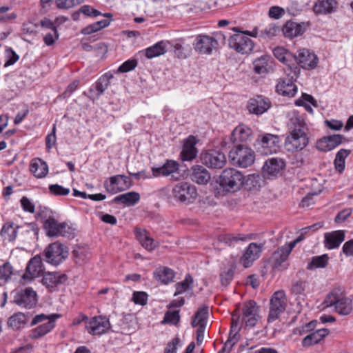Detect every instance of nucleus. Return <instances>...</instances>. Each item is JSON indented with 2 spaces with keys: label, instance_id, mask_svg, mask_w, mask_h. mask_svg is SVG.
<instances>
[{
  "label": "nucleus",
  "instance_id": "obj_23",
  "mask_svg": "<svg viewBox=\"0 0 353 353\" xmlns=\"http://www.w3.org/2000/svg\"><path fill=\"white\" fill-rule=\"evenodd\" d=\"M291 252L292 247H289L287 244L274 251L270 259L272 268H279L283 266L284 268H286L287 266L284 263Z\"/></svg>",
  "mask_w": 353,
  "mask_h": 353
},
{
  "label": "nucleus",
  "instance_id": "obj_47",
  "mask_svg": "<svg viewBox=\"0 0 353 353\" xmlns=\"http://www.w3.org/2000/svg\"><path fill=\"white\" fill-rule=\"evenodd\" d=\"M268 57L261 56L255 59L253 62L254 71L261 75L266 74L268 72Z\"/></svg>",
  "mask_w": 353,
  "mask_h": 353
},
{
  "label": "nucleus",
  "instance_id": "obj_9",
  "mask_svg": "<svg viewBox=\"0 0 353 353\" xmlns=\"http://www.w3.org/2000/svg\"><path fill=\"white\" fill-rule=\"evenodd\" d=\"M280 142L281 139L277 135L265 134L258 138L256 145L258 152L261 154L270 155L279 150Z\"/></svg>",
  "mask_w": 353,
  "mask_h": 353
},
{
  "label": "nucleus",
  "instance_id": "obj_46",
  "mask_svg": "<svg viewBox=\"0 0 353 353\" xmlns=\"http://www.w3.org/2000/svg\"><path fill=\"white\" fill-rule=\"evenodd\" d=\"M113 78V74L108 72L101 76L99 79L97 81L95 85V88L97 90V97H99L101 95L104 91L108 88L110 85V81Z\"/></svg>",
  "mask_w": 353,
  "mask_h": 353
},
{
  "label": "nucleus",
  "instance_id": "obj_8",
  "mask_svg": "<svg viewBox=\"0 0 353 353\" xmlns=\"http://www.w3.org/2000/svg\"><path fill=\"white\" fill-rule=\"evenodd\" d=\"M256 30L252 31L251 34L248 32L236 33L230 37L228 45L238 53L248 54L254 48V43L249 36L256 37Z\"/></svg>",
  "mask_w": 353,
  "mask_h": 353
},
{
  "label": "nucleus",
  "instance_id": "obj_4",
  "mask_svg": "<svg viewBox=\"0 0 353 353\" xmlns=\"http://www.w3.org/2000/svg\"><path fill=\"white\" fill-rule=\"evenodd\" d=\"M219 184L225 190L234 192L244 184V176L234 168H227L220 175Z\"/></svg>",
  "mask_w": 353,
  "mask_h": 353
},
{
  "label": "nucleus",
  "instance_id": "obj_35",
  "mask_svg": "<svg viewBox=\"0 0 353 353\" xmlns=\"http://www.w3.org/2000/svg\"><path fill=\"white\" fill-rule=\"evenodd\" d=\"M337 4L336 0H318L314 6V11L316 14H330L336 10Z\"/></svg>",
  "mask_w": 353,
  "mask_h": 353
},
{
  "label": "nucleus",
  "instance_id": "obj_2",
  "mask_svg": "<svg viewBox=\"0 0 353 353\" xmlns=\"http://www.w3.org/2000/svg\"><path fill=\"white\" fill-rule=\"evenodd\" d=\"M288 125L290 134L285 141L288 150L294 152L304 149L309 142L305 121L299 117H294L291 118Z\"/></svg>",
  "mask_w": 353,
  "mask_h": 353
},
{
  "label": "nucleus",
  "instance_id": "obj_29",
  "mask_svg": "<svg viewBox=\"0 0 353 353\" xmlns=\"http://www.w3.org/2000/svg\"><path fill=\"white\" fill-rule=\"evenodd\" d=\"M210 172L202 165H195L191 168L190 179L200 185H205L210 180Z\"/></svg>",
  "mask_w": 353,
  "mask_h": 353
},
{
  "label": "nucleus",
  "instance_id": "obj_24",
  "mask_svg": "<svg viewBox=\"0 0 353 353\" xmlns=\"http://www.w3.org/2000/svg\"><path fill=\"white\" fill-rule=\"evenodd\" d=\"M43 271V263L39 255H36L32 258L26 267V272L23 275V280L31 281L33 278L38 277Z\"/></svg>",
  "mask_w": 353,
  "mask_h": 353
},
{
  "label": "nucleus",
  "instance_id": "obj_28",
  "mask_svg": "<svg viewBox=\"0 0 353 353\" xmlns=\"http://www.w3.org/2000/svg\"><path fill=\"white\" fill-rule=\"evenodd\" d=\"M67 279L68 276L65 274L48 272L43 274L42 283L48 288H54L65 283Z\"/></svg>",
  "mask_w": 353,
  "mask_h": 353
},
{
  "label": "nucleus",
  "instance_id": "obj_12",
  "mask_svg": "<svg viewBox=\"0 0 353 353\" xmlns=\"http://www.w3.org/2000/svg\"><path fill=\"white\" fill-rule=\"evenodd\" d=\"M273 54L279 61L286 65L284 68V71L288 76H291L292 78L299 77L301 70L296 63H290V59L293 58L290 52L283 48L277 47L274 49Z\"/></svg>",
  "mask_w": 353,
  "mask_h": 353
},
{
  "label": "nucleus",
  "instance_id": "obj_60",
  "mask_svg": "<svg viewBox=\"0 0 353 353\" xmlns=\"http://www.w3.org/2000/svg\"><path fill=\"white\" fill-rule=\"evenodd\" d=\"M56 125H53L51 133L48 134L46 138V145L48 150H50L56 143Z\"/></svg>",
  "mask_w": 353,
  "mask_h": 353
},
{
  "label": "nucleus",
  "instance_id": "obj_33",
  "mask_svg": "<svg viewBox=\"0 0 353 353\" xmlns=\"http://www.w3.org/2000/svg\"><path fill=\"white\" fill-rule=\"evenodd\" d=\"M168 41H160L153 46L147 48L145 50V55L148 59H153L157 57L164 54L167 52V48L169 45Z\"/></svg>",
  "mask_w": 353,
  "mask_h": 353
},
{
  "label": "nucleus",
  "instance_id": "obj_44",
  "mask_svg": "<svg viewBox=\"0 0 353 353\" xmlns=\"http://www.w3.org/2000/svg\"><path fill=\"white\" fill-rule=\"evenodd\" d=\"M329 256L325 254L321 256H314L307 265V269L312 270L317 268H324L328 263Z\"/></svg>",
  "mask_w": 353,
  "mask_h": 353
},
{
  "label": "nucleus",
  "instance_id": "obj_52",
  "mask_svg": "<svg viewBox=\"0 0 353 353\" xmlns=\"http://www.w3.org/2000/svg\"><path fill=\"white\" fill-rule=\"evenodd\" d=\"M19 55L11 48L6 49L4 67H8L13 65L19 60Z\"/></svg>",
  "mask_w": 353,
  "mask_h": 353
},
{
  "label": "nucleus",
  "instance_id": "obj_17",
  "mask_svg": "<svg viewBox=\"0 0 353 353\" xmlns=\"http://www.w3.org/2000/svg\"><path fill=\"white\" fill-rule=\"evenodd\" d=\"M217 45L218 42L213 37L199 34L194 41L193 48L199 54H210Z\"/></svg>",
  "mask_w": 353,
  "mask_h": 353
},
{
  "label": "nucleus",
  "instance_id": "obj_22",
  "mask_svg": "<svg viewBox=\"0 0 353 353\" xmlns=\"http://www.w3.org/2000/svg\"><path fill=\"white\" fill-rule=\"evenodd\" d=\"M198 140L194 136H189L184 141L183 149L181 152V159L183 161H192L198 153V150L195 147Z\"/></svg>",
  "mask_w": 353,
  "mask_h": 353
},
{
  "label": "nucleus",
  "instance_id": "obj_57",
  "mask_svg": "<svg viewBox=\"0 0 353 353\" xmlns=\"http://www.w3.org/2000/svg\"><path fill=\"white\" fill-rule=\"evenodd\" d=\"M307 103H310L314 106L317 107L316 101L312 97V96L307 94H303L301 98L296 101L295 104L296 105L301 106L305 105V104H307Z\"/></svg>",
  "mask_w": 353,
  "mask_h": 353
},
{
  "label": "nucleus",
  "instance_id": "obj_36",
  "mask_svg": "<svg viewBox=\"0 0 353 353\" xmlns=\"http://www.w3.org/2000/svg\"><path fill=\"white\" fill-rule=\"evenodd\" d=\"M30 170L37 178L45 177L48 172L47 163L41 159H35L31 161Z\"/></svg>",
  "mask_w": 353,
  "mask_h": 353
},
{
  "label": "nucleus",
  "instance_id": "obj_30",
  "mask_svg": "<svg viewBox=\"0 0 353 353\" xmlns=\"http://www.w3.org/2000/svg\"><path fill=\"white\" fill-rule=\"evenodd\" d=\"M289 77L290 78L286 79H281L276 86V89L279 94L293 97L297 92V87L293 82L294 78L291 76Z\"/></svg>",
  "mask_w": 353,
  "mask_h": 353
},
{
  "label": "nucleus",
  "instance_id": "obj_59",
  "mask_svg": "<svg viewBox=\"0 0 353 353\" xmlns=\"http://www.w3.org/2000/svg\"><path fill=\"white\" fill-rule=\"evenodd\" d=\"M80 12H81L82 14L88 16V17H97L101 14V13L91 7L88 5H84L80 8Z\"/></svg>",
  "mask_w": 353,
  "mask_h": 353
},
{
  "label": "nucleus",
  "instance_id": "obj_1",
  "mask_svg": "<svg viewBox=\"0 0 353 353\" xmlns=\"http://www.w3.org/2000/svg\"><path fill=\"white\" fill-rule=\"evenodd\" d=\"M259 318V307L254 301H249L244 303L242 308L241 317L235 311L232 314L231 330L229 338L224 345L223 350L228 349L230 352L232 346L238 341L236 335L239 329V325L241 319V322L244 323L246 326L253 327L256 323Z\"/></svg>",
  "mask_w": 353,
  "mask_h": 353
},
{
  "label": "nucleus",
  "instance_id": "obj_11",
  "mask_svg": "<svg viewBox=\"0 0 353 353\" xmlns=\"http://www.w3.org/2000/svg\"><path fill=\"white\" fill-rule=\"evenodd\" d=\"M287 305V298L285 292L278 290L275 292L270 299L268 321H274L283 313Z\"/></svg>",
  "mask_w": 353,
  "mask_h": 353
},
{
  "label": "nucleus",
  "instance_id": "obj_61",
  "mask_svg": "<svg viewBox=\"0 0 353 353\" xmlns=\"http://www.w3.org/2000/svg\"><path fill=\"white\" fill-rule=\"evenodd\" d=\"M20 201H21L22 208L24 211L28 212L30 213H33L34 212V205L28 197L23 196L21 199Z\"/></svg>",
  "mask_w": 353,
  "mask_h": 353
},
{
  "label": "nucleus",
  "instance_id": "obj_51",
  "mask_svg": "<svg viewBox=\"0 0 353 353\" xmlns=\"http://www.w3.org/2000/svg\"><path fill=\"white\" fill-rule=\"evenodd\" d=\"M180 315L179 310L168 311L165 314L162 323H171L176 325L179 322Z\"/></svg>",
  "mask_w": 353,
  "mask_h": 353
},
{
  "label": "nucleus",
  "instance_id": "obj_38",
  "mask_svg": "<svg viewBox=\"0 0 353 353\" xmlns=\"http://www.w3.org/2000/svg\"><path fill=\"white\" fill-rule=\"evenodd\" d=\"M140 199V194L136 192H129L117 196L113 199V202L116 203H123L130 206L136 204Z\"/></svg>",
  "mask_w": 353,
  "mask_h": 353
},
{
  "label": "nucleus",
  "instance_id": "obj_37",
  "mask_svg": "<svg viewBox=\"0 0 353 353\" xmlns=\"http://www.w3.org/2000/svg\"><path fill=\"white\" fill-rule=\"evenodd\" d=\"M154 277L156 280L161 283L168 284L174 278V272L167 267H159L153 272Z\"/></svg>",
  "mask_w": 353,
  "mask_h": 353
},
{
  "label": "nucleus",
  "instance_id": "obj_53",
  "mask_svg": "<svg viewBox=\"0 0 353 353\" xmlns=\"http://www.w3.org/2000/svg\"><path fill=\"white\" fill-rule=\"evenodd\" d=\"M173 48L174 54L179 59H185L188 57L190 53L189 49H186L185 48H184L181 43H175L173 46Z\"/></svg>",
  "mask_w": 353,
  "mask_h": 353
},
{
  "label": "nucleus",
  "instance_id": "obj_41",
  "mask_svg": "<svg viewBox=\"0 0 353 353\" xmlns=\"http://www.w3.org/2000/svg\"><path fill=\"white\" fill-rule=\"evenodd\" d=\"M264 184L263 177L259 174H250L245 179L244 184L250 190H258Z\"/></svg>",
  "mask_w": 353,
  "mask_h": 353
},
{
  "label": "nucleus",
  "instance_id": "obj_58",
  "mask_svg": "<svg viewBox=\"0 0 353 353\" xmlns=\"http://www.w3.org/2000/svg\"><path fill=\"white\" fill-rule=\"evenodd\" d=\"M306 282L298 281L292 285L291 291L292 293L296 295L303 294L306 289Z\"/></svg>",
  "mask_w": 353,
  "mask_h": 353
},
{
  "label": "nucleus",
  "instance_id": "obj_26",
  "mask_svg": "<svg viewBox=\"0 0 353 353\" xmlns=\"http://www.w3.org/2000/svg\"><path fill=\"white\" fill-rule=\"evenodd\" d=\"M344 139L341 134H334L325 137L316 143V148L319 150L328 152L339 145Z\"/></svg>",
  "mask_w": 353,
  "mask_h": 353
},
{
  "label": "nucleus",
  "instance_id": "obj_19",
  "mask_svg": "<svg viewBox=\"0 0 353 353\" xmlns=\"http://www.w3.org/2000/svg\"><path fill=\"white\" fill-rule=\"evenodd\" d=\"M85 327L90 334L101 335L110 330V323L105 316H99L92 318Z\"/></svg>",
  "mask_w": 353,
  "mask_h": 353
},
{
  "label": "nucleus",
  "instance_id": "obj_45",
  "mask_svg": "<svg viewBox=\"0 0 353 353\" xmlns=\"http://www.w3.org/2000/svg\"><path fill=\"white\" fill-rule=\"evenodd\" d=\"M208 316V308L207 307L199 309L191 322L192 326L194 327L200 325L206 326Z\"/></svg>",
  "mask_w": 353,
  "mask_h": 353
},
{
  "label": "nucleus",
  "instance_id": "obj_14",
  "mask_svg": "<svg viewBox=\"0 0 353 353\" xmlns=\"http://www.w3.org/2000/svg\"><path fill=\"white\" fill-rule=\"evenodd\" d=\"M202 163L207 167L212 169H221L226 163V157L219 150H210L202 152L201 154Z\"/></svg>",
  "mask_w": 353,
  "mask_h": 353
},
{
  "label": "nucleus",
  "instance_id": "obj_55",
  "mask_svg": "<svg viewBox=\"0 0 353 353\" xmlns=\"http://www.w3.org/2000/svg\"><path fill=\"white\" fill-rule=\"evenodd\" d=\"M137 65L136 59H129L123 63L117 70L118 72L124 73L133 70Z\"/></svg>",
  "mask_w": 353,
  "mask_h": 353
},
{
  "label": "nucleus",
  "instance_id": "obj_13",
  "mask_svg": "<svg viewBox=\"0 0 353 353\" xmlns=\"http://www.w3.org/2000/svg\"><path fill=\"white\" fill-rule=\"evenodd\" d=\"M43 227L48 236L68 237L70 234V228L65 223H59L50 216L43 221Z\"/></svg>",
  "mask_w": 353,
  "mask_h": 353
},
{
  "label": "nucleus",
  "instance_id": "obj_48",
  "mask_svg": "<svg viewBox=\"0 0 353 353\" xmlns=\"http://www.w3.org/2000/svg\"><path fill=\"white\" fill-rule=\"evenodd\" d=\"M192 277L190 274H187L183 281L176 284V292L174 295L177 296L188 291H191L192 290Z\"/></svg>",
  "mask_w": 353,
  "mask_h": 353
},
{
  "label": "nucleus",
  "instance_id": "obj_21",
  "mask_svg": "<svg viewBox=\"0 0 353 353\" xmlns=\"http://www.w3.org/2000/svg\"><path fill=\"white\" fill-rule=\"evenodd\" d=\"M263 248V244H258L256 243H250L241 258V263L243 267H250L252 263L260 256Z\"/></svg>",
  "mask_w": 353,
  "mask_h": 353
},
{
  "label": "nucleus",
  "instance_id": "obj_34",
  "mask_svg": "<svg viewBox=\"0 0 353 353\" xmlns=\"http://www.w3.org/2000/svg\"><path fill=\"white\" fill-rule=\"evenodd\" d=\"M329 334V330L325 328L317 329L315 332L307 335L302 341L303 347H308L319 343Z\"/></svg>",
  "mask_w": 353,
  "mask_h": 353
},
{
  "label": "nucleus",
  "instance_id": "obj_49",
  "mask_svg": "<svg viewBox=\"0 0 353 353\" xmlns=\"http://www.w3.org/2000/svg\"><path fill=\"white\" fill-rule=\"evenodd\" d=\"M26 323V316L21 312L14 314L8 321L9 327L14 330H18L24 326Z\"/></svg>",
  "mask_w": 353,
  "mask_h": 353
},
{
  "label": "nucleus",
  "instance_id": "obj_31",
  "mask_svg": "<svg viewBox=\"0 0 353 353\" xmlns=\"http://www.w3.org/2000/svg\"><path fill=\"white\" fill-rule=\"evenodd\" d=\"M285 167V163L281 159L271 158L267 160L263 166V173L268 176L277 175Z\"/></svg>",
  "mask_w": 353,
  "mask_h": 353
},
{
  "label": "nucleus",
  "instance_id": "obj_6",
  "mask_svg": "<svg viewBox=\"0 0 353 353\" xmlns=\"http://www.w3.org/2000/svg\"><path fill=\"white\" fill-rule=\"evenodd\" d=\"M197 196L196 188L187 181L176 183L172 190V197L180 203H192L196 199Z\"/></svg>",
  "mask_w": 353,
  "mask_h": 353
},
{
  "label": "nucleus",
  "instance_id": "obj_56",
  "mask_svg": "<svg viewBox=\"0 0 353 353\" xmlns=\"http://www.w3.org/2000/svg\"><path fill=\"white\" fill-rule=\"evenodd\" d=\"M132 300L135 304L145 305L148 301V294L145 292H134Z\"/></svg>",
  "mask_w": 353,
  "mask_h": 353
},
{
  "label": "nucleus",
  "instance_id": "obj_40",
  "mask_svg": "<svg viewBox=\"0 0 353 353\" xmlns=\"http://www.w3.org/2000/svg\"><path fill=\"white\" fill-rule=\"evenodd\" d=\"M17 228L16 224L12 222L5 223L1 228V237L3 241H12L16 239L17 234Z\"/></svg>",
  "mask_w": 353,
  "mask_h": 353
},
{
  "label": "nucleus",
  "instance_id": "obj_20",
  "mask_svg": "<svg viewBox=\"0 0 353 353\" xmlns=\"http://www.w3.org/2000/svg\"><path fill=\"white\" fill-rule=\"evenodd\" d=\"M294 58L296 59V63L303 69L312 70L317 66V56L307 49L299 50Z\"/></svg>",
  "mask_w": 353,
  "mask_h": 353
},
{
  "label": "nucleus",
  "instance_id": "obj_16",
  "mask_svg": "<svg viewBox=\"0 0 353 353\" xmlns=\"http://www.w3.org/2000/svg\"><path fill=\"white\" fill-rule=\"evenodd\" d=\"M179 164L174 160H167L165 163L159 167H152L151 171L153 178L171 176L172 179L177 180L179 174Z\"/></svg>",
  "mask_w": 353,
  "mask_h": 353
},
{
  "label": "nucleus",
  "instance_id": "obj_7",
  "mask_svg": "<svg viewBox=\"0 0 353 353\" xmlns=\"http://www.w3.org/2000/svg\"><path fill=\"white\" fill-rule=\"evenodd\" d=\"M254 151L243 145L234 146L229 152V159L233 165L248 168L254 161Z\"/></svg>",
  "mask_w": 353,
  "mask_h": 353
},
{
  "label": "nucleus",
  "instance_id": "obj_43",
  "mask_svg": "<svg viewBox=\"0 0 353 353\" xmlns=\"http://www.w3.org/2000/svg\"><path fill=\"white\" fill-rule=\"evenodd\" d=\"M251 239V235H242V234H221L219 236V241L228 245L229 246L234 245L236 243L239 241H246Z\"/></svg>",
  "mask_w": 353,
  "mask_h": 353
},
{
  "label": "nucleus",
  "instance_id": "obj_10",
  "mask_svg": "<svg viewBox=\"0 0 353 353\" xmlns=\"http://www.w3.org/2000/svg\"><path fill=\"white\" fill-rule=\"evenodd\" d=\"M68 255L67 248L59 242L50 244L44 251L46 261L55 265L61 263Z\"/></svg>",
  "mask_w": 353,
  "mask_h": 353
},
{
  "label": "nucleus",
  "instance_id": "obj_15",
  "mask_svg": "<svg viewBox=\"0 0 353 353\" xmlns=\"http://www.w3.org/2000/svg\"><path fill=\"white\" fill-rule=\"evenodd\" d=\"M38 301L37 292L31 288H26L19 291L14 297V302L21 307L31 309Z\"/></svg>",
  "mask_w": 353,
  "mask_h": 353
},
{
  "label": "nucleus",
  "instance_id": "obj_63",
  "mask_svg": "<svg viewBox=\"0 0 353 353\" xmlns=\"http://www.w3.org/2000/svg\"><path fill=\"white\" fill-rule=\"evenodd\" d=\"M179 341V339L177 337L173 339L172 341L167 345L164 353H176Z\"/></svg>",
  "mask_w": 353,
  "mask_h": 353
},
{
  "label": "nucleus",
  "instance_id": "obj_42",
  "mask_svg": "<svg viewBox=\"0 0 353 353\" xmlns=\"http://www.w3.org/2000/svg\"><path fill=\"white\" fill-rule=\"evenodd\" d=\"M250 135L251 130L243 125L237 126L232 132V139L234 141H246Z\"/></svg>",
  "mask_w": 353,
  "mask_h": 353
},
{
  "label": "nucleus",
  "instance_id": "obj_25",
  "mask_svg": "<svg viewBox=\"0 0 353 353\" xmlns=\"http://www.w3.org/2000/svg\"><path fill=\"white\" fill-rule=\"evenodd\" d=\"M270 107V102L268 98L263 96H257L250 99L248 105L250 112L255 114H261L266 112Z\"/></svg>",
  "mask_w": 353,
  "mask_h": 353
},
{
  "label": "nucleus",
  "instance_id": "obj_64",
  "mask_svg": "<svg viewBox=\"0 0 353 353\" xmlns=\"http://www.w3.org/2000/svg\"><path fill=\"white\" fill-rule=\"evenodd\" d=\"M342 251L346 256H353V239L349 240L344 243Z\"/></svg>",
  "mask_w": 353,
  "mask_h": 353
},
{
  "label": "nucleus",
  "instance_id": "obj_39",
  "mask_svg": "<svg viewBox=\"0 0 353 353\" xmlns=\"http://www.w3.org/2000/svg\"><path fill=\"white\" fill-rule=\"evenodd\" d=\"M137 238L141 245L149 251L153 250L158 245V243L152 239L145 230L139 231Z\"/></svg>",
  "mask_w": 353,
  "mask_h": 353
},
{
  "label": "nucleus",
  "instance_id": "obj_3",
  "mask_svg": "<svg viewBox=\"0 0 353 353\" xmlns=\"http://www.w3.org/2000/svg\"><path fill=\"white\" fill-rule=\"evenodd\" d=\"M323 308L334 306L335 311L341 315H348L352 311V301L345 296L340 289H334L322 303Z\"/></svg>",
  "mask_w": 353,
  "mask_h": 353
},
{
  "label": "nucleus",
  "instance_id": "obj_18",
  "mask_svg": "<svg viewBox=\"0 0 353 353\" xmlns=\"http://www.w3.org/2000/svg\"><path fill=\"white\" fill-rule=\"evenodd\" d=\"M131 186L130 179L125 175H115L110 178V182L105 181L104 187L109 192L115 194L125 190Z\"/></svg>",
  "mask_w": 353,
  "mask_h": 353
},
{
  "label": "nucleus",
  "instance_id": "obj_62",
  "mask_svg": "<svg viewBox=\"0 0 353 353\" xmlns=\"http://www.w3.org/2000/svg\"><path fill=\"white\" fill-rule=\"evenodd\" d=\"M13 274V268L9 263L1 266V279L8 280Z\"/></svg>",
  "mask_w": 353,
  "mask_h": 353
},
{
  "label": "nucleus",
  "instance_id": "obj_54",
  "mask_svg": "<svg viewBox=\"0 0 353 353\" xmlns=\"http://www.w3.org/2000/svg\"><path fill=\"white\" fill-rule=\"evenodd\" d=\"M50 192L56 196H65L70 193V189L59 184H52L49 186Z\"/></svg>",
  "mask_w": 353,
  "mask_h": 353
},
{
  "label": "nucleus",
  "instance_id": "obj_5",
  "mask_svg": "<svg viewBox=\"0 0 353 353\" xmlns=\"http://www.w3.org/2000/svg\"><path fill=\"white\" fill-rule=\"evenodd\" d=\"M58 317V314L46 315L41 314L36 315L31 322L32 326L39 323L46 322L32 329L30 332L29 337L32 339H37L49 333L54 327V323Z\"/></svg>",
  "mask_w": 353,
  "mask_h": 353
},
{
  "label": "nucleus",
  "instance_id": "obj_50",
  "mask_svg": "<svg viewBox=\"0 0 353 353\" xmlns=\"http://www.w3.org/2000/svg\"><path fill=\"white\" fill-rule=\"evenodd\" d=\"M85 0H56L57 7L59 9H70L83 3Z\"/></svg>",
  "mask_w": 353,
  "mask_h": 353
},
{
  "label": "nucleus",
  "instance_id": "obj_27",
  "mask_svg": "<svg viewBox=\"0 0 353 353\" xmlns=\"http://www.w3.org/2000/svg\"><path fill=\"white\" fill-rule=\"evenodd\" d=\"M345 240V232L343 230H335L326 232L324 234V246L328 250L337 248Z\"/></svg>",
  "mask_w": 353,
  "mask_h": 353
},
{
  "label": "nucleus",
  "instance_id": "obj_32",
  "mask_svg": "<svg viewBox=\"0 0 353 353\" xmlns=\"http://www.w3.org/2000/svg\"><path fill=\"white\" fill-rule=\"evenodd\" d=\"M305 30L304 23L287 21L283 28V32L286 37L293 38L301 35Z\"/></svg>",
  "mask_w": 353,
  "mask_h": 353
}]
</instances>
